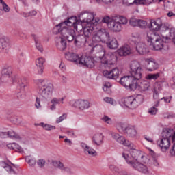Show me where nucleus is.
<instances>
[{"mask_svg":"<svg viewBox=\"0 0 175 175\" xmlns=\"http://www.w3.org/2000/svg\"><path fill=\"white\" fill-rule=\"evenodd\" d=\"M142 153V151L136 150V148H133L129 152L124 151L122 153V157L131 167L138 172H141V173L147 174L148 173V168L143 163L139 162Z\"/></svg>","mask_w":175,"mask_h":175,"instance_id":"1","label":"nucleus"},{"mask_svg":"<svg viewBox=\"0 0 175 175\" xmlns=\"http://www.w3.org/2000/svg\"><path fill=\"white\" fill-rule=\"evenodd\" d=\"M147 42L149 46H152L154 50L159 51L165 49V44L169 40V37L161 38V36L157 32L148 31L146 33Z\"/></svg>","mask_w":175,"mask_h":175,"instance_id":"2","label":"nucleus"},{"mask_svg":"<svg viewBox=\"0 0 175 175\" xmlns=\"http://www.w3.org/2000/svg\"><path fill=\"white\" fill-rule=\"evenodd\" d=\"M38 94L44 99H50L54 92V85L46 80H38L37 83Z\"/></svg>","mask_w":175,"mask_h":175,"instance_id":"3","label":"nucleus"},{"mask_svg":"<svg viewBox=\"0 0 175 175\" xmlns=\"http://www.w3.org/2000/svg\"><path fill=\"white\" fill-rule=\"evenodd\" d=\"M55 35L60 33L63 38L66 39L69 43L74 42L76 38V32L72 27H65V23H59L57 25L53 30Z\"/></svg>","mask_w":175,"mask_h":175,"instance_id":"4","label":"nucleus"},{"mask_svg":"<svg viewBox=\"0 0 175 175\" xmlns=\"http://www.w3.org/2000/svg\"><path fill=\"white\" fill-rule=\"evenodd\" d=\"M97 49H100V51L98 52L99 56V61L102 65L106 66L107 65H113L116 61H117V57L115 56L113 53L109 52L106 53V51L105 49H102V46L100 44H96L93 47L94 51H97Z\"/></svg>","mask_w":175,"mask_h":175,"instance_id":"5","label":"nucleus"},{"mask_svg":"<svg viewBox=\"0 0 175 175\" xmlns=\"http://www.w3.org/2000/svg\"><path fill=\"white\" fill-rule=\"evenodd\" d=\"M174 133L175 130L170 129L163 131L161 138L160 140L157 141V144L163 152H166V151L169 150V147H170V140L172 141V136Z\"/></svg>","mask_w":175,"mask_h":175,"instance_id":"6","label":"nucleus"},{"mask_svg":"<svg viewBox=\"0 0 175 175\" xmlns=\"http://www.w3.org/2000/svg\"><path fill=\"white\" fill-rule=\"evenodd\" d=\"M131 77L137 83L140 81L143 77V68L140 66V63L137 61H133L130 65Z\"/></svg>","mask_w":175,"mask_h":175,"instance_id":"7","label":"nucleus"},{"mask_svg":"<svg viewBox=\"0 0 175 175\" xmlns=\"http://www.w3.org/2000/svg\"><path fill=\"white\" fill-rule=\"evenodd\" d=\"M120 84L130 91H135L137 88V85L135 80L131 75H125L120 78L119 81Z\"/></svg>","mask_w":175,"mask_h":175,"instance_id":"8","label":"nucleus"},{"mask_svg":"<svg viewBox=\"0 0 175 175\" xmlns=\"http://www.w3.org/2000/svg\"><path fill=\"white\" fill-rule=\"evenodd\" d=\"M102 21L103 23H105L108 28L111 31H113V32H120V31L122 29V26L115 19L114 17L111 18L109 16H104Z\"/></svg>","mask_w":175,"mask_h":175,"instance_id":"9","label":"nucleus"},{"mask_svg":"<svg viewBox=\"0 0 175 175\" xmlns=\"http://www.w3.org/2000/svg\"><path fill=\"white\" fill-rule=\"evenodd\" d=\"M28 87L27 79L21 77L18 79L17 98L18 99H24L25 98V88Z\"/></svg>","mask_w":175,"mask_h":175,"instance_id":"10","label":"nucleus"},{"mask_svg":"<svg viewBox=\"0 0 175 175\" xmlns=\"http://www.w3.org/2000/svg\"><path fill=\"white\" fill-rule=\"evenodd\" d=\"M95 17H96V14L88 10L82 12L79 16L80 21H81V23H85V24H92Z\"/></svg>","mask_w":175,"mask_h":175,"instance_id":"11","label":"nucleus"},{"mask_svg":"<svg viewBox=\"0 0 175 175\" xmlns=\"http://www.w3.org/2000/svg\"><path fill=\"white\" fill-rule=\"evenodd\" d=\"M78 65L85 66V68H92L95 66L94 58L90 56H81L79 59Z\"/></svg>","mask_w":175,"mask_h":175,"instance_id":"12","label":"nucleus"},{"mask_svg":"<svg viewBox=\"0 0 175 175\" xmlns=\"http://www.w3.org/2000/svg\"><path fill=\"white\" fill-rule=\"evenodd\" d=\"M121 102L124 106L131 109H135L138 106L137 98H135L133 96L122 98Z\"/></svg>","mask_w":175,"mask_h":175,"instance_id":"13","label":"nucleus"},{"mask_svg":"<svg viewBox=\"0 0 175 175\" xmlns=\"http://www.w3.org/2000/svg\"><path fill=\"white\" fill-rule=\"evenodd\" d=\"M60 24H65L64 28H68V27H73L74 29L76 31H81L79 29V24H77V18L76 16H72L67 19V21L60 23Z\"/></svg>","mask_w":175,"mask_h":175,"instance_id":"14","label":"nucleus"},{"mask_svg":"<svg viewBox=\"0 0 175 175\" xmlns=\"http://www.w3.org/2000/svg\"><path fill=\"white\" fill-rule=\"evenodd\" d=\"M78 27L79 28H82L83 35H85L86 38H90L91 34L94 31V28L95 27L92 23H85L84 26L78 25Z\"/></svg>","mask_w":175,"mask_h":175,"instance_id":"15","label":"nucleus"},{"mask_svg":"<svg viewBox=\"0 0 175 175\" xmlns=\"http://www.w3.org/2000/svg\"><path fill=\"white\" fill-rule=\"evenodd\" d=\"M72 106L79 110H87V109H90V102L87 100H77Z\"/></svg>","mask_w":175,"mask_h":175,"instance_id":"16","label":"nucleus"},{"mask_svg":"<svg viewBox=\"0 0 175 175\" xmlns=\"http://www.w3.org/2000/svg\"><path fill=\"white\" fill-rule=\"evenodd\" d=\"M103 76L107 79H112L113 80H117L118 79V76H120V70L115 68L111 70H104L103 71Z\"/></svg>","mask_w":175,"mask_h":175,"instance_id":"17","label":"nucleus"},{"mask_svg":"<svg viewBox=\"0 0 175 175\" xmlns=\"http://www.w3.org/2000/svg\"><path fill=\"white\" fill-rule=\"evenodd\" d=\"M90 40H91V38L86 37L85 34H80L75 36L73 43L74 44H77V43H80V44H87Z\"/></svg>","mask_w":175,"mask_h":175,"instance_id":"18","label":"nucleus"},{"mask_svg":"<svg viewBox=\"0 0 175 175\" xmlns=\"http://www.w3.org/2000/svg\"><path fill=\"white\" fill-rule=\"evenodd\" d=\"M65 58L67 61H70L76 65H79V59H80L79 55L72 52H67L65 53Z\"/></svg>","mask_w":175,"mask_h":175,"instance_id":"19","label":"nucleus"},{"mask_svg":"<svg viewBox=\"0 0 175 175\" xmlns=\"http://www.w3.org/2000/svg\"><path fill=\"white\" fill-rule=\"evenodd\" d=\"M117 53L120 57H126V55L132 54V49L129 45H124L118 49Z\"/></svg>","mask_w":175,"mask_h":175,"instance_id":"20","label":"nucleus"},{"mask_svg":"<svg viewBox=\"0 0 175 175\" xmlns=\"http://www.w3.org/2000/svg\"><path fill=\"white\" fill-rule=\"evenodd\" d=\"M81 147L83 148L84 153L86 155H92V157H96L98 155V153L94 148L90 147L84 142L81 143Z\"/></svg>","mask_w":175,"mask_h":175,"instance_id":"21","label":"nucleus"},{"mask_svg":"<svg viewBox=\"0 0 175 175\" xmlns=\"http://www.w3.org/2000/svg\"><path fill=\"white\" fill-rule=\"evenodd\" d=\"M9 47H10L9 38L6 36L1 37L0 38V50H3V51L6 52L9 50Z\"/></svg>","mask_w":175,"mask_h":175,"instance_id":"22","label":"nucleus"},{"mask_svg":"<svg viewBox=\"0 0 175 175\" xmlns=\"http://www.w3.org/2000/svg\"><path fill=\"white\" fill-rule=\"evenodd\" d=\"M162 19L161 18H158L156 20L150 21V25L149 27L150 29H152V31H159L161 27H162Z\"/></svg>","mask_w":175,"mask_h":175,"instance_id":"23","label":"nucleus"},{"mask_svg":"<svg viewBox=\"0 0 175 175\" xmlns=\"http://www.w3.org/2000/svg\"><path fill=\"white\" fill-rule=\"evenodd\" d=\"M145 62L146 65H148V70H149V72H152V70L158 69L159 66L154 59H145Z\"/></svg>","mask_w":175,"mask_h":175,"instance_id":"24","label":"nucleus"},{"mask_svg":"<svg viewBox=\"0 0 175 175\" xmlns=\"http://www.w3.org/2000/svg\"><path fill=\"white\" fill-rule=\"evenodd\" d=\"M56 46L60 51H64L66 49V40L64 38L59 37L56 38L55 40Z\"/></svg>","mask_w":175,"mask_h":175,"instance_id":"25","label":"nucleus"},{"mask_svg":"<svg viewBox=\"0 0 175 175\" xmlns=\"http://www.w3.org/2000/svg\"><path fill=\"white\" fill-rule=\"evenodd\" d=\"M98 33L101 39L102 43H107L111 38L110 37V33H109V32H107L106 29H101L98 31Z\"/></svg>","mask_w":175,"mask_h":175,"instance_id":"26","label":"nucleus"},{"mask_svg":"<svg viewBox=\"0 0 175 175\" xmlns=\"http://www.w3.org/2000/svg\"><path fill=\"white\" fill-rule=\"evenodd\" d=\"M136 51L141 55H144L148 53V49H147V45L143 42H138L136 45Z\"/></svg>","mask_w":175,"mask_h":175,"instance_id":"27","label":"nucleus"},{"mask_svg":"<svg viewBox=\"0 0 175 175\" xmlns=\"http://www.w3.org/2000/svg\"><path fill=\"white\" fill-rule=\"evenodd\" d=\"M137 88L139 91H147L150 88V83L147 81H142L139 79V81H137Z\"/></svg>","mask_w":175,"mask_h":175,"instance_id":"28","label":"nucleus"},{"mask_svg":"<svg viewBox=\"0 0 175 175\" xmlns=\"http://www.w3.org/2000/svg\"><path fill=\"white\" fill-rule=\"evenodd\" d=\"M92 140L96 146H100L103 143V135L102 133L94 134Z\"/></svg>","mask_w":175,"mask_h":175,"instance_id":"29","label":"nucleus"},{"mask_svg":"<svg viewBox=\"0 0 175 175\" xmlns=\"http://www.w3.org/2000/svg\"><path fill=\"white\" fill-rule=\"evenodd\" d=\"M44 62H46V59L43 57H39L36 60V65L40 75H42V73H43V64H44Z\"/></svg>","mask_w":175,"mask_h":175,"instance_id":"30","label":"nucleus"},{"mask_svg":"<svg viewBox=\"0 0 175 175\" xmlns=\"http://www.w3.org/2000/svg\"><path fill=\"white\" fill-rule=\"evenodd\" d=\"M106 44L109 49L115 50V49L118 47V41L115 38L111 37Z\"/></svg>","mask_w":175,"mask_h":175,"instance_id":"31","label":"nucleus"},{"mask_svg":"<svg viewBox=\"0 0 175 175\" xmlns=\"http://www.w3.org/2000/svg\"><path fill=\"white\" fill-rule=\"evenodd\" d=\"M65 98H53L51 100V103L52 104L50 107L51 110H55L57 109V107L55 105H59L61 103L62 104H64V100Z\"/></svg>","mask_w":175,"mask_h":175,"instance_id":"32","label":"nucleus"},{"mask_svg":"<svg viewBox=\"0 0 175 175\" xmlns=\"http://www.w3.org/2000/svg\"><path fill=\"white\" fill-rule=\"evenodd\" d=\"M125 133L129 137H135L137 135V131H136V129L133 126L130 125Z\"/></svg>","mask_w":175,"mask_h":175,"instance_id":"33","label":"nucleus"},{"mask_svg":"<svg viewBox=\"0 0 175 175\" xmlns=\"http://www.w3.org/2000/svg\"><path fill=\"white\" fill-rule=\"evenodd\" d=\"M13 73V70L12 69V66L9 65H5L3 66L1 70V75H5L7 76H11Z\"/></svg>","mask_w":175,"mask_h":175,"instance_id":"34","label":"nucleus"},{"mask_svg":"<svg viewBox=\"0 0 175 175\" xmlns=\"http://www.w3.org/2000/svg\"><path fill=\"white\" fill-rule=\"evenodd\" d=\"M142 37L140 36V33L139 32H133L131 34V42L134 43V44H137V43H140V40Z\"/></svg>","mask_w":175,"mask_h":175,"instance_id":"35","label":"nucleus"},{"mask_svg":"<svg viewBox=\"0 0 175 175\" xmlns=\"http://www.w3.org/2000/svg\"><path fill=\"white\" fill-rule=\"evenodd\" d=\"M130 125L131 124H127L125 123H118V124L117 125V129L119 131V132H124V133H126Z\"/></svg>","mask_w":175,"mask_h":175,"instance_id":"36","label":"nucleus"},{"mask_svg":"<svg viewBox=\"0 0 175 175\" xmlns=\"http://www.w3.org/2000/svg\"><path fill=\"white\" fill-rule=\"evenodd\" d=\"M7 147L10 150H18V151H19V152H21V151H23V148H21V146H20L16 143L8 144L7 145Z\"/></svg>","mask_w":175,"mask_h":175,"instance_id":"37","label":"nucleus"},{"mask_svg":"<svg viewBox=\"0 0 175 175\" xmlns=\"http://www.w3.org/2000/svg\"><path fill=\"white\" fill-rule=\"evenodd\" d=\"M10 81H13V77L12 76L1 74L0 83H9Z\"/></svg>","mask_w":175,"mask_h":175,"instance_id":"38","label":"nucleus"},{"mask_svg":"<svg viewBox=\"0 0 175 175\" xmlns=\"http://www.w3.org/2000/svg\"><path fill=\"white\" fill-rule=\"evenodd\" d=\"M116 21H118V23L120 24V25H125L126 24H128V19L124 16H116L113 17Z\"/></svg>","mask_w":175,"mask_h":175,"instance_id":"39","label":"nucleus"},{"mask_svg":"<svg viewBox=\"0 0 175 175\" xmlns=\"http://www.w3.org/2000/svg\"><path fill=\"white\" fill-rule=\"evenodd\" d=\"M92 42L94 44L100 43L102 39H100V36L99 35V31L93 36L92 38Z\"/></svg>","mask_w":175,"mask_h":175,"instance_id":"40","label":"nucleus"},{"mask_svg":"<svg viewBox=\"0 0 175 175\" xmlns=\"http://www.w3.org/2000/svg\"><path fill=\"white\" fill-rule=\"evenodd\" d=\"M159 76H161V73L160 72H157L156 74H148L146 76V79L147 80H157Z\"/></svg>","mask_w":175,"mask_h":175,"instance_id":"41","label":"nucleus"},{"mask_svg":"<svg viewBox=\"0 0 175 175\" xmlns=\"http://www.w3.org/2000/svg\"><path fill=\"white\" fill-rule=\"evenodd\" d=\"M1 166L4 169H5V170H7V172H10V173H16L14 172V170H13V168H12V166L8 165L5 162L2 161Z\"/></svg>","mask_w":175,"mask_h":175,"instance_id":"42","label":"nucleus"},{"mask_svg":"<svg viewBox=\"0 0 175 175\" xmlns=\"http://www.w3.org/2000/svg\"><path fill=\"white\" fill-rule=\"evenodd\" d=\"M34 41H35L36 47L37 50H38V51H40V53H42L43 52V46H42V44H40V41H39V39H38V38L35 37Z\"/></svg>","mask_w":175,"mask_h":175,"instance_id":"43","label":"nucleus"},{"mask_svg":"<svg viewBox=\"0 0 175 175\" xmlns=\"http://www.w3.org/2000/svg\"><path fill=\"white\" fill-rule=\"evenodd\" d=\"M150 159H148V158H147V156H146V154H144L142 152V153H141V156L138 160V162H142V163H148Z\"/></svg>","mask_w":175,"mask_h":175,"instance_id":"44","label":"nucleus"},{"mask_svg":"<svg viewBox=\"0 0 175 175\" xmlns=\"http://www.w3.org/2000/svg\"><path fill=\"white\" fill-rule=\"evenodd\" d=\"M40 125L42 126V128H44V129H45V131H54V129H55V126L50 124L41 123Z\"/></svg>","mask_w":175,"mask_h":175,"instance_id":"45","label":"nucleus"},{"mask_svg":"<svg viewBox=\"0 0 175 175\" xmlns=\"http://www.w3.org/2000/svg\"><path fill=\"white\" fill-rule=\"evenodd\" d=\"M129 24L131 25V27H137L139 25V19L133 17L131 18Z\"/></svg>","mask_w":175,"mask_h":175,"instance_id":"46","label":"nucleus"},{"mask_svg":"<svg viewBox=\"0 0 175 175\" xmlns=\"http://www.w3.org/2000/svg\"><path fill=\"white\" fill-rule=\"evenodd\" d=\"M102 121L105 122V124H108V125H111L113 124V120L110 118V117L105 115L102 118Z\"/></svg>","mask_w":175,"mask_h":175,"instance_id":"47","label":"nucleus"},{"mask_svg":"<svg viewBox=\"0 0 175 175\" xmlns=\"http://www.w3.org/2000/svg\"><path fill=\"white\" fill-rule=\"evenodd\" d=\"M110 88H111V83H110V82H106L104 84L103 91H105L107 94H110V92H111Z\"/></svg>","mask_w":175,"mask_h":175,"instance_id":"48","label":"nucleus"},{"mask_svg":"<svg viewBox=\"0 0 175 175\" xmlns=\"http://www.w3.org/2000/svg\"><path fill=\"white\" fill-rule=\"evenodd\" d=\"M52 165L55 167H58L59 169H63L64 167V163H61V161H52Z\"/></svg>","mask_w":175,"mask_h":175,"instance_id":"49","label":"nucleus"},{"mask_svg":"<svg viewBox=\"0 0 175 175\" xmlns=\"http://www.w3.org/2000/svg\"><path fill=\"white\" fill-rule=\"evenodd\" d=\"M8 137H11V139H20V136L13 131H8Z\"/></svg>","mask_w":175,"mask_h":175,"instance_id":"50","label":"nucleus"},{"mask_svg":"<svg viewBox=\"0 0 175 175\" xmlns=\"http://www.w3.org/2000/svg\"><path fill=\"white\" fill-rule=\"evenodd\" d=\"M123 146H126V147H129L130 150H131L132 148H136V146H135L132 142L126 139H125V142L123 144Z\"/></svg>","mask_w":175,"mask_h":175,"instance_id":"51","label":"nucleus"},{"mask_svg":"<svg viewBox=\"0 0 175 175\" xmlns=\"http://www.w3.org/2000/svg\"><path fill=\"white\" fill-rule=\"evenodd\" d=\"M26 161L29 165V166H31L32 167L36 165V160L33 159H29V157H27Z\"/></svg>","mask_w":175,"mask_h":175,"instance_id":"52","label":"nucleus"},{"mask_svg":"<svg viewBox=\"0 0 175 175\" xmlns=\"http://www.w3.org/2000/svg\"><path fill=\"white\" fill-rule=\"evenodd\" d=\"M139 28H146L147 27V21L142 19L138 20V26Z\"/></svg>","mask_w":175,"mask_h":175,"instance_id":"53","label":"nucleus"},{"mask_svg":"<svg viewBox=\"0 0 175 175\" xmlns=\"http://www.w3.org/2000/svg\"><path fill=\"white\" fill-rule=\"evenodd\" d=\"M37 165L38 167H40L41 169L42 167H44V165H46V160L43 159H40L37 161Z\"/></svg>","mask_w":175,"mask_h":175,"instance_id":"54","label":"nucleus"},{"mask_svg":"<svg viewBox=\"0 0 175 175\" xmlns=\"http://www.w3.org/2000/svg\"><path fill=\"white\" fill-rule=\"evenodd\" d=\"M123 4L126 6H131V5H135V0H122Z\"/></svg>","mask_w":175,"mask_h":175,"instance_id":"55","label":"nucleus"},{"mask_svg":"<svg viewBox=\"0 0 175 175\" xmlns=\"http://www.w3.org/2000/svg\"><path fill=\"white\" fill-rule=\"evenodd\" d=\"M158 111V109L155 107H152L148 109V113L150 116H155Z\"/></svg>","mask_w":175,"mask_h":175,"instance_id":"56","label":"nucleus"},{"mask_svg":"<svg viewBox=\"0 0 175 175\" xmlns=\"http://www.w3.org/2000/svg\"><path fill=\"white\" fill-rule=\"evenodd\" d=\"M66 117H68V115H66V113H64L62 116L57 118L56 124H59V122H62L64 120H66Z\"/></svg>","mask_w":175,"mask_h":175,"instance_id":"57","label":"nucleus"},{"mask_svg":"<svg viewBox=\"0 0 175 175\" xmlns=\"http://www.w3.org/2000/svg\"><path fill=\"white\" fill-rule=\"evenodd\" d=\"M11 121L13 124H15V125H20V124H21V119L18 117L12 118Z\"/></svg>","mask_w":175,"mask_h":175,"instance_id":"58","label":"nucleus"},{"mask_svg":"<svg viewBox=\"0 0 175 175\" xmlns=\"http://www.w3.org/2000/svg\"><path fill=\"white\" fill-rule=\"evenodd\" d=\"M103 19H101L100 18H94V21L92 23V25H94V27H96V25H98V24L100 22L103 23V21H102Z\"/></svg>","mask_w":175,"mask_h":175,"instance_id":"59","label":"nucleus"},{"mask_svg":"<svg viewBox=\"0 0 175 175\" xmlns=\"http://www.w3.org/2000/svg\"><path fill=\"white\" fill-rule=\"evenodd\" d=\"M104 101L110 105H114V100L110 97H106L104 98Z\"/></svg>","mask_w":175,"mask_h":175,"instance_id":"60","label":"nucleus"},{"mask_svg":"<svg viewBox=\"0 0 175 175\" xmlns=\"http://www.w3.org/2000/svg\"><path fill=\"white\" fill-rule=\"evenodd\" d=\"M175 37V29L170 28V39H172ZM169 40V38H168Z\"/></svg>","mask_w":175,"mask_h":175,"instance_id":"61","label":"nucleus"},{"mask_svg":"<svg viewBox=\"0 0 175 175\" xmlns=\"http://www.w3.org/2000/svg\"><path fill=\"white\" fill-rule=\"evenodd\" d=\"M2 7L3 10H4V12H5V13L10 12V8L6 5V3H3Z\"/></svg>","mask_w":175,"mask_h":175,"instance_id":"62","label":"nucleus"},{"mask_svg":"<svg viewBox=\"0 0 175 175\" xmlns=\"http://www.w3.org/2000/svg\"><path fill=\"white\" fill-rule=\"evenodd\" d=\"M35 106H36V109H40V107H42V106L40 105V98H39L38 97L36 98Z\"/></svg>","mask_w":175,"mask_h":175,"instance_id":"63","label":"nucleus"},{"mask_svg":"<svg viewBox=\"0 0 175 175\" xmlns=\"http://www.w3.org/2000/svg\"><path fill=\"white\" fill-rule=\"evenodd\" d=\"M125 137L122 136H119V138L118 139L117 142L118 143H120V144H124L125 143Z\"/></svg>","mask_w":175,"mask_h":175,"instance_id":"64","label":"nucleus"}]
</instances>
